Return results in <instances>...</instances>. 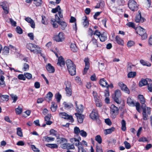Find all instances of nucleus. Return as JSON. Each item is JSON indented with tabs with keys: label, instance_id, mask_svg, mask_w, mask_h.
Instances as JSON below:
<instances>
[{
	"label": "nucleus",
	"instance_id": "nucleus-21",
	"mask_svg": "<svg viewBox=\"0 0 152 152\" xmlns=\"http://www.w3.org/2000/svg\"><path fill=\"white\" fill-rule=\"evenodd\" d=\"M83 143H76V145L78 148V152H86L83 148Z\"/></svg>",
	"mask_w": 152,
	"mask_h": 152
},
{
	"label": "nucleus",
	"instance_id": "nucleus-39",
	"mask_svg": "<svg viewBox=\"0 0 152 152\" xmlns=\"http://www.w3.org/2000/svg\"><path fill=\"white\" fill-rule=\"evenodd\" d=\"M4 77L3 76L1 75L0 78V85L3 87L5 86V82L4 81Z\"/></svg>",
	"mask_w": 152,
	"mask_h": 152
},
{
	"label": "nucleus",
	"instance_id": "nucleus-15",
	"mask_svg": "<svg viewBox=\"0 0 152 152\" xmlns=\"http://www.w3.org/2000/svg\"><path fill=\"white\" fill-rule=\"evenodd\" d=\"M90 118L93 120H98V115L97 111L93 110L90 115Z\"/></svg>",
	"mask_w": 152,
	"mask_h": 152
},
{
	"label": "nucleus",
	"instance_id": "nucleus-14",
	"mask_svg": "<svg viewBox=\"0 0 152 152\" xmlns=\"http://www.w3.org/2000/svg\"><path fill=\"white\" fill-rule=\"evenodd\" d=\"M61 146L64 149H74L75 148L74 145L70 143H64L61 144Z\"/></svg>",
	"mask_w": 152,
	"mask_h": 152
},
{
	"label": "nucleus",
	"instance_id": "nucleus-42",
	"mask_svg": "<svg viewBox=\"0 0 152 152\" xmlns=\"http://www.w3.org/2000/svg\"><path fill=\"white\" fill-rule=\"evenodd\" d=\"M100 143H97L96 145L97 152H103Z\"/></svg>",
	"mask_w": 152,
	"mask_h": 152
},
{
	"label": "nucleus",
	"instance_id": "nucleus-64",
	"mask_svg": "<svg viewBox=\"0 0 152 152\" xmlns=\"http://www.w3.org/2000/svg\"><path fill=\"white\" fill-rule=\"evenodd\" d=\"M17 33L21 34L23 33L22 29L20 27H17L16 28Z\"/></svg>",
	"mask_w": 152,
	"mask_h": 152
},
{
	"label": "nucleus",
	"instance_id": "nucleus-62",
	"mask_svg": "<svg viewBox=\"0 0 152 152\" xmlns=\"http://www.w3.org/2000/svg\"><path fill=\"white\" fill-rule=\"evenodd\" d=\"M24 76V75L23 74H20L18 76V78L20 80H25L26 78Z\"/></svg>",
	"mask_w": 152,
	"mask_h": 152
},
{
	"label": "nucleus",
	"instance_id": "nucleus-24",
	"mask_svg": "<svg viewBox=\"0 0 152 152\" xmlns=\"http://www.w3.org/2000/svg\"><path fill=\"white\" fill-rule=\"evenodd\" d=\"M57 64L61 66H62L65 65L64 59L62 56H60L58 58Z\"/></svg>",
	"mask_w": 152,
	"mask_h": 152
},
{
	"label": "nucleus",
	"instance_id": "nucleus-25",
	"mask_svg": "<svg viewBox=\"0 0 152 152\" xmlns=\"http://www.w3.org/2000/svg\"><path fill=\"white\" fill-rule=\"evenodd\" d=\"M58 23L61 26V28L62 30H64L67 26L66 23L64 21H58Z\"/></svg>",
	"mask_w": 152,
	"mask_h": 152
},
{
	"label": "nucleus",
	"instance_id": "nucleus-18",
	"mask_svg": "<svg viewBox=\"0 0 152 152\" xmlns=\"http://www.w3.org/2000/svg\"><path fill=\"white\" fill-rule=\"evenodd\" d=\"M142 108L143 110L142 114H146V111L149 115L151 114V108L149 107H146L145 104L142 105Z\"/></svg>",
	"mask_w": 152,
	"mask_h": 152
},
{
	"label": "nucleus",
	"instance_id": "nucleus-33",
	"mask_svg": "<svg viewBox=\"0 0 152 152\" xmlns=\"http://www.w3.org/2000/svg\"><path fill=\"white\" fill-rule=\"evenodd\" d=\"M52 104L50 107V109L53 112H55L57 108V104L54 102H52L51 103Z\"/></svg>",
	"mask_w": 152,
	"mask_h": 152
},
{
	"label": "nucleus",
	"instance_id": "nucleus-46",
	"mask_svg": "<svg viewBox=\"0 0 152 152\" xmlns=\"http://www.w3.org/2000/svg\"><path fill=\"white\" fill-rule=\"evenodd\" d=\"M17 133L18 135L20 137H22L23 135L21 129L20 127H18L17 128Z\"/></svg>",
	"mask_w": 152,
	"mask_h": 152
},
{
	"label": "nucleus",
	"instance_id": "nucleus-40",
	"mask_svg": "<svg viewBox=\"0 0 152 152\" xmlns=\"http://www.w3.org/2000/svg\"><path fill=\"white\" fill-rule=\"evenodd\" d=\"M9 48L7 46L4 47L3 49V54L4 55H7L9 53Z\"/></svg>",
	"mask_w": 152,
	"mask_h": 152
},
{
	"label": "nucleus",
	"instance_id": "nucleus-60",
	"mask_svg": "<svg viewBox=\"0 0 152 152\" xmlns=\"http://www.w3.org/2000/svg\"><path fill=\"white\" fill-rule=\"evenodd\" d=\"M135 44L134 42L132 41H129L127 43V46L128 47H131L133 46Z\"/></svg>",
	"mask_w": 152,
	"mask_h": 152
},
{
	"label": "nucleus",
	"instance_id": "nucleus-47",
	"mask_svg": "<svg viewBox=\"0 0 152 152\" xmlns=\"http://www.w3.org/2000/svg\"><path fill=\"white\" fill-rule=\"evenodd\" d=\"M136 75V72H130L128 74V77L129 78H132L134 77Z\"/></svg>",
	"mask_w": 152,
	"mask_h": 152
},
{
	"label": "nucleus",
	"instance_id": "nucleus-51",
	"mask_svg": "<svg viewBox=\"0 0 152 152\" xmlns=\"http://www.w3.org/2000/svg\"><path fill=\"white\" fill-rule=\"evenodd\" d=\"M81 140V138L80 137H78L77 139L76 138H72L70 139V141L71 142H79Z\"/></svg>",
	"mask_w": 152,
	"mask_h": 152
},
{
	"label": "nucleus",
	"instance_id": "nucleus-7",
	"mask_svg": "<svg viewBox=\"0 0 152 152\" xmlns=\"http://www.w3.org/2000/svg\"><path fill=\"white\" fill-rule=\"evenodd\" d=\"M110 108L111 117L114 118L118 114V108L113 104L111 105Z\"/></svg>",
	"mask_w": 152,
	"mask_h": 152
},
{
	"label": "nucleus",
	"instance_id": "nucleus-35",
	"mask_svg": "<svg viewBox=\"0 0 152 152\" xmlns=\"http://www.w3.org/2000/svg\"><path fill=\"white\" fill-rule=\"evenodd\" d=\"M63 104L64 105L65 108L67 109H69L73 107V105L72 103H67L65 102H64Z\"/></svg>",
	"mask_w": 152,
	"mask_h": 152
},
{
	"label": "nucleus",
	"instance_id": "nucleus-16",
	"mask_svg": "<svg viewBox=\"0 0 152 152\" xmlns=\"http://www.w3.org/2000/svg\"><path fill=\"white\" fill-rule=\"evenodd\" d=\"M139 14L137 15L135 17V21L137 23H142L144 21L145 19L141 17L140 14V11H138Z\"/></svg>",
	"mask_w": 152,
	"mask_h": 152
},
{
	"label": "nucleus",
	"instance_id": "nucleus-44",
	"mask_svg": "<svg viewBox=\"0 0 152 152\" xmlns=\"http://www.w3.org/2000/svg\"><path fill=\"white\" fill-rule=\"evenodd\" d=\"M115 129L113 127H112L111 128L105 129L104 130V131L105 132V134L106 135L112 133V132L113 131H114V130Z\"/></svg>",
	"mask_w": 152,
	"mask_h": 152
},
{
	"label": "nucleus",
	"instance_id": "nucleus-5",
	"mask_svg": "<svg viewBox=\"0 0 152 152\" xmlns=\"http://www.w3.org/2000/svg\"><path fill=\"white\" fill-rule=\"evenodd\" d=\"M64 85L66 86L65 90L66 96H71L72 93L71 83L67 81L64 82Z\"/></svg>",
	"mask_w": 152,
	"mask_h": 152
},
{
	"label": "nucleus",
	"instance_id": "nucleus-34",
	"mask_svg": "<svg viewBox=\"0 0 152 152\" xmlns=\"http://www.w3.org/2000/svg\"><path fill=\"white\" fill-rule=\"evenodd\" d=\"M99 38L100 41L102 42H104L107 39V37L104 33L102 34Z\"/></svg>",
	"mask_w": 152,
	"mask_h": 152
},
{
	"label": "nucleus",
	"instance_id": "nucleus-17",
	"mask_svg": "<svg viewBox=\"0 0 152 152\" xmlns=\"http://www.w3.org/2000/svg\"><path fill=\"white\" fill-rule=\"evenodd\" d=\"M84 62L85 64V66L83 72V74L84 75L86 73L88 69L89 68L90 64L89 59L88 58H86L84 60Z\"/></svg>",
	"mask_w": 152,
	"mask_h": 152
},
{
	"label": "nucleus",
	"instance_id": "nucleus-22",
	"mask_svg": "<svg viewBox=\"0 0 152 152\" xmlns=\"http://www.w3.org/2000/svg\"><path fill=\"white\" fill-rule=\"evenodd\" d=\"M25 20L28 23H30L31 26L32 28H35V23L34 21L29 17H27L25 18Z\"/></svg>",
	"mask_w": 152,
	"mask_h": 152
},
{
	"label": "nucleus",
	"instance_id": "nucleus-54",
	"mask_svg": "<svg viewBox=\"0 0 152 152\" xmlns=\"http://www.w3.org/2000/svg\"><path fill=\"white\" fill-rule=\"evenodd\" d=\"M48 147L52 148H56L58 147V145L56 144H48L46 145Z\"/></svg>",
	"mask_w": 152,
	"mask_h": 152
},
{
	"label": "nucleus",
	"instance_id": "nucleus-11",
	"mask_svg": "<svg viewBox=\"0 0 152 152\" xmlns=\"http://www.w3.org/2000/svg\"><path fill=\"white\" fill-rule=\"evenodd\" d=\"M1 6L4 10V13L6 14H8L9 13V6L6 1H4L1 3Z\"/></svg>",
	"mask_w": 152,
	"mask_h": 152
},
{
	"label": "nucleus",
	"instance_id": "nucleus-29",
	"mask_svg": "<svg viewBox=\"0 0 152 152\" xmlns=\"http://www.w3.org/2000/svg\"><path fill=\"white\" fill-rule=\"evenodd\" d=\"M148 84L147 80L144 79H142L139 83V86L140 87H142Z\"/></svg>",
	"mask_w": 152,
	"mask_h": 152
},
{
	"label": "nucleus",
	"instance_id": "nucleus-4",
	"mask_svg": "<svg viewBox=\"0 0 152 152\" xmlns=\"http://www.w3.org/2000/svg\"><path fill=\"white\" fill-rule=\"evenodd\" d=\"M50 135L55 136L56 137L57 139L58 140L57 141L58 142H67V140L66 139L60 137L59 134H58L57 132L53 129H50Z\"/></svg>",
	"mask_w": 152,
	"mask_h": 152
},
{
	"label": "nucleus",
	"instance_id": "nucleus-26",
	"mask_svg": "<svg viewBox=\"0 0 152 152\" xmlns=\"http://www.w3.org/2000/svg\"><path fill=\"white\" fill-rule=\"evenodd\" d=\"M51 117V115L48 114L45 118V121H46V124L48 125H50L52 124V121H50Z\"/></svg>",
	"mask_w": 152,
	"mask_h": 152
},
{
	"label": "nucleus",
	"instance_id": "nucleus-57",
	"mask_svg": "<svg viewBox=\"0 0 152 152\" xmlns=\"http://www.w3.org/2000/svg\"><path fill=\"white\" fill-rule=\"evenodd\" d=\"M10 96L12 99L13 100V102L15 103L18 99V97L17 96L15 95L12 94L10 95Z\"/></svg>",
	"mask_w": 152,
	"mask_h": 152
},
{
	"label": "nucleus",
	"instance_id": "nucleus-8",
	"mask_svg": "<svg viewBox=\"0 0 152 152\" xmlns=\"http://www.w3.org/2000/svg\"><path fill=\"white\" fill-rule=\"evenodd\" d=\"M137 33L141 36L142 39H145L147 37V35L145 30L141 27L139 28L137 31Z\"/></svg>",
	"mask_w": 152,
	"mask_h": 152
},
{
	"label": "nucleus",
	"instance_id": "nucleus-13",
	"mask_svg": "<svg viewBox=\"0 0 152 152\" xmlns=\"http://www.w3.org/2000/svg\"><path fill=\"white\" fill-rule=\"evenodd\" d=\"M118 85L120 87L121 90L125 91L126 93L129 94L130 91L129 89L122 82H120L118 83Z\"/></svg>",
	"mask_w": 152,
	"mask_h": 152
},
{
	"label": "nucleus",
	"instance_id": "nucleus-37",
	"mask_svg": "<svg viewBox=\"0 0 152 152\" xmlns=\"http://www.w3.org/2000/svg\"><path fill=\"white\" fill-rule=\"evenodd\" d=\"M70 48L71 50L74 52H76L78 50V48L75 43H72L71 44Z\"/></svg>",
	"mask_w": 152,
	"mask_h": 152
},
{
	"label": "nucleus",
	"instance_id": "nucleus-50",
	"mask_svg": "<svg viewBox=\"0 0 152 152\" xmlns=\"http://www.w3.org/2000/svg\"><path fill=\"white\" fill-rule=\"evenodd\" d=\"M42 3V1L41 0H34V4L36 5L37 6H40Z\"/></svg>",
	"mask_w": 152,
	"mask_h": 152
},
{
	"label": "nucleus",
	"instance_id": "nucleus-6",
	"mask_svg": "<svg viewBox=\"0 0 152 152\" xmlns=\"http://www.w3.org/2000/svg\"><path fill=\"white\" fill-rule=\"evenodd\" d=\"M128 4L129 8L132 11L137 10L138 9V5L134 0H129Z\"/></svg>",
	"mask_w": 152,
	"mask_h": 152
},
{
	"label": "nucleus",
	"instance_id": "nucleus-9",
	"mask_svg": "<svg viewBox=\"0 0 152 152\" xmlns=\"http://www.w3.org/2000/svg\"><path fill=\"white\" fill-rule=\"evenodd\" d=\"M53 39L57 42H62L64 39V33L62 32H59L58 35L54 36Z\"/></svg>",
	"mask_w": 152,
	"mask_h": 152
},
{
	"label": "nucleus",
	"instance_id": "nucleus-30",
	"mask_svg": "<svg viewBox=\"0 0 152 152\" xmlns=\"http://www.w3.org/2000/svg\"><path fill=\"white\" fill-rule=\"evenodd\" d=\"M151 140V138L150 137L147 138L145 137H143L140 138L139 139L138 141L140 142H150Z\"/></svg>",
	"mask_w": 152,
	"mask_h": 152
},
{
	"label": "nucleus",
	"instance_id": "nucleus-1",
	"mask_svg": "<svg viewBox=\"0 0 152 152\" xmlns=\"http://www.w3.org/2000/svg\"><path fill=\"white\" fill-rule=\"evenodd\" d=\"M26 48L29 49L31 52L35 54H38L41 53L40 48L37 45L32 43H28L26 45Z\"/></svg>",
	"mask_w": 152,
	"mask_h": 152
},
{
	"label": "nucleus",
	"instance_id": "nucleus-41",
	"mask_svg": "<svg viewBox=\"0 0 152 152\" xmlns=\"http://www.w3.org/2000/svg\"><path fill=\"white\" fill-rule=\"evenodd\" d=\"M140 62L143 66H150L151 65V64L150 63L142 59L140 60Z\"/></svg>",
	"mask_w": 152,
	"mask_h": 152
},
{
	"label": "nucleus",
	"instance_id": "nucleus-3",
	"mask_svg": "<svg viewBox=\"0 0 152 152\" xmlns=\"http://www.w3.org/2000/svg\"><path fill=\"white\" fill-rule=\"evenodd\" d=\"M127 103L130 106H135L137 110L140 113L141 112L140 109V105L139 102H137L135 103L133 100L130 97H128L127 99Z\"/></svg>",
	"mask_w": 152,
	"mask_h": 152
},
{
	"label": "nucleus",
	"instance_id": "nucleus-31",
	"mask_svg": "<svg viewBox=\"0 0 152 152\" xmlns=\"http://www.w3.org/2000/svg\"><path fill=\"white\" fill-rule=\"evenodd\" d=\"M138 97L140 103L142 104V105L143 104H145V99L142 95H139L138 96Z\"/></svg>",
	"mask_w": 152,
	"mask_h": 152
},
{
	"label": "nucleus",
	"instance_id": "nucleus-52",
	"mask_svg": "<svg viewBox=\"0 0 152 152\" xmlns=\"http://www.w3.org/2000/svg\"><path fill=\"white\" fill-rule=\"evenodd\" d=\"M99 66V69L101 71L104 69L105 68L104 66V63L100 62H98Z\"/></svg>",
	"mask_w": 152,
	"mask_h": 152
},
{
	"label": "nucleus",
	"instance_id": "nucleus-27",
	"mask_svg": "<svg viewBox=\"0 0 152 152\" xmlns=\"http://www.w3.org/2000/svg\"><path fill=\"white\" fill-rule=\"evenodd\" d=\"M100 85L102 87H106L107 85V83L104 78L101 79L99 82Z\"/></svg>",
	"mask_w": 152,
	"mask_h": 152
},
{
	"label": "nucleus",
	"instance_id": "nucleus-28",
	"mask_svg": "<svg viewBox=\"0 0 152 152\" xmlns=\"http://www.w3.org/2000/svg\"><path fill=\"white\" fill-rule=\"evenodd\" d=\"M53 96L52 93L50 92H49L46 95L45 97V99L48 102H49L52 99Z\"/></svg>",
	"mask_w": 152,
	"mask_h": 152
},
{
	"label": "nucleus",
	"instance_id": "nucleus-48",
	"mask_svg": "<svg viewBox=\"0 0 152 152\" xmlns=\"http://www.w3.org/2000/svg\"><path fill=\"white\" fill-rule=\"evenodd\" d=\"M22 111V108H20L19 106L15 109V112L17 114L20 115L21 114Z\"/></svg>",
	"mask_w": 152,
	"mask_h": 152
},
{
	"label": "nucleus",
	"instance_id": "nucleus-45",
	"mask_svg": "<svg viewBox=\"0 0 152 152\" xmlns=\"http://www.w3.org/2000/svg\"><path fill=\"white\" fill-rule=\"evenodd\" d=\"M83 19L84 21L83 22V24L84 26L85 27H87L89 25V22L87 18V17L85 16L84 18Z\"/></svg>",
	"mask_w": 152,
	"mask_h": 152
},
{
	"label": "nucleus",
	"instance_id": "nucleus-53",
	"mask_svg": "<svg viewBox=\"0 0 152 152\" xmlns=\"http://www.w3.org/2000/svg\"><path fill=\"white\" fill-rule=\"evenodd\" d=\"M24 75L25 76V78H26L28 79H30L32 77V75L29 73H24Z\"/></svg>",
	"mask_w": 152,
	"mask_h": 152
},
{
	"label": "nucleus",
	"instance_id": "nucleus-10",
	"mask_svg": "<svg viewBox=\"0 0 152 152\" xmlns=\"http://www.w3.org/2000/svg\"><path fill=\"white\" fill-rule=\"evenodd\" d=\"M59 115L60 117L64 118L65 119H67L69 120L72 122L74 121V120L72 116L69 115L65 112L60 113Z\"/></svg>",
	"mask_w": 152,
	"mask_h": 152
},
{
	"label": "nucleus",
	"instance_id": "nucleus-49",
	"mask_svg": "<svg viewBox=\"0 0 152 152\" xmlns=\"http://www.w3.org/2000/svg\"><path fill=\"white\" fill-rule=\"evenodd\" d=\"M56 21L55 20V19H52L51 20V24L53 25L54 28H56L58 27V25L57 24Z\"/></svg>",
	"mask_w": 152,
	"mask_h": 152
},
{
	"label": "nucleus",
	"instance_id": "nucleus-2",
	"mask_svg": "<svg viewBox=\"0 0 152 152\" xmlns=\"http://www.w3.org/2000/svg\"><path fill=\"white\" fill-rule=\"evenodd\" d=\"M66 64L70 74L71 75H75L76 73L75 66L73 62L70 60L68 59L66 61Z\"/></svg>",
	"mask_w": 152,
	"mask_h": 152
},
{
	"label": "nucleus",
	"instance_id": "nucleus-12",
	"mask_svg": "<svg viewBox=\"0 0 152 152\" xmlns=\"http://www.w3.org/2000/svg\"><path fill=\"white\" fill-rule=\"evenodd\" d=\"M62 10H61V8L59 5H58L56 8L52 9L51 12L55 13L57 12H58V15L60 18H63V16L62 13Z\"/></svg>",
	"mask_w": 152,
	"mask_h": 152
},
{
	"label": "nucleus",
	"instance_id": "nucleus-56",
	"mask_svg": "<svg viewBox=\"0 0 152 152\" xmlns=\"http://www.w3.org/2000/svg\"><path fill=\"white\" fill-rule=\"evenodd\" d=\"M74 131L75 133L76 134L77 136L78 135L80 132L79 128L77 127H75Z\"/></svg>",
	"mask_w": 152,
	"mask_h": 152
},
{
	"label": "nucleus",
	"instance_id": "nucleus-19",
	"mask_svg": "<svg viewBox=\"0 0 152 152\" xmlns=\"http://www.w3.org/2000/svg\"><path fill=\"white\" fill-rule=\"evenodd\" d=\"M97 39H96L94 37H93L92 40H91V43L95 46V47H101L102 46V45L98 44L97 41Z\"/></svg>",
	"mask_w": 152,
	"mask_h": 152
},
{
	"label": "nucleus",
	"instance_id": "nucleus-38",
	"mask_svg": "<svg viewBox=\"0 0 152 152\" xmlns=\"http://www.w3.org/2000/svg\"><path fill=\"white\" fill-rule=\"evenodd\" d=\"M121 129L122 131H125L126 129V122L124 120H122L121 122Z\"/></svg>",
	"mask_w": 152,
	"mask_h": 152
},
{
	"label": "nucleus",
	"instance_id": "nucleus-32",
	"mask_svg": "<svg viewBox=\"0 0 152 152\" xmlns=\"http://www.w3.org/2000/svg\"><path fill=\"white\" fill-rule=\"evenodd\" d=\"M115 40L117 42L119 45H123L124 43L123 40L118 36H117L115 37Z\"/></svg>",
	"mask_w": 152,
	"mask_h": 152
},
{
	"label": "nucleus",
	"instance_id": "nucleus-43",
	"mask_svg": "<svg viewBox=\"0 0 152 152\" xmlns=\"http://www.w3.org/2000/svg\"><path fill=\"white\" fill-rule=\"evenodd\" d=\"M76 110L78 113H82L83 111V105L81 104L78 106L76 107Z\"/></svg>",
	"mask_w": 152,
	"mask_h": 152
},
{
	"label": "nucleus",
	"instance_id": "nucleus-63",
	"mask_svg": "<svg viewBox=\"0 0 152 152\" xmlns=\"http://www.w3.org/2000/svg\"><path fill=\"white\" fill-rule=\"evenodd\" d=\"M126 25L130 27H132L134 28H135L134 23L132 22L128 23Z\"/></svg>",
	"mask_w": 152,
	"mask_h": 152
},
{
	"label": "nucleus",
	"instance_id": "nucleus-58",
	"mask_svg": "<svg viewBox=\"0 0 152 152\" xmlns=\"http://www.w3.org/2000/svg\"><path fill=\"white\" fill-rule=\"evenodd\" d=\"M29 66L26 63H25L24 64V66L23 68V70L24 71H26L29 69Z\"/></svg>",
	"mask_w": 152,
	"mask_h": 152
},
{
	"label": "nucleus",
	"instance_id": "nucleus-55",
	"mask_svg": "<svg viewBox=\"0 0 152 152\" xmlns=\"http://www.w3.org/2000/svg\"><path fill=\"white\" fill-rule=\"evenodd\" d=\"M55 96L57 101L58 102H59L61 97V95L59 93H58L55 94Z\"/></svg>",
	"mask_w": 152,
	"mask_h": 152
},
{
	"label": "nucleus",
	"instance_id": "nucleus-61",
	"mask_svg": "<svg viewBox=\"0 0 152 152\" xmlns=\"http://www.w3.org/2000/svg\"><path fill=\"white\" fill-rule=\"evenodd\" d=\"M115 96L120 97L121 96L120 91L119 90H117L115 91Z\"/></svg>",
	"mask_w": 152,
	"mask_h": 152
},
{
	"label": "nucleus",
	"instance_id": "nucleus-23",
	"mask_svg": "<svg viewBox=\"0 0 152 152\" xmlns=\"http://www.w3.org/2000/svg\"><path fill=\"white\" fill-rule=\"evenodd\" d=\"M46 68L48 72L50 73H53L55 71V69L50 64H48L47 66H46Z\"/></svg>",
	"mask_w": 152,
	"mask_h": 152
},
{
	"label": "nucleus",
	"instance_id": "nucleus-20",
	"mask_svg": "<svg viewBox=\"0 0 152 152\" xmlns=\"http://www.w3.org/2000/svg\"><path fill=\"white\" fill-rule=\"evenodd\" d=\"M75 114L77 118L78 122L80 123H82L84 118V116L81 114L78 113H75Z\"/></svg>",
	"mask_w": 152,
	"mask_h": 152
},
{
	"label": "nucleus",
	"instance_id": "nucleus-59",
	"mask_svg": "<svg viewBox=\"0 0 152 152\" xmlns=\"http://www.w3.org/2000/svg\"><path fill=\"white\" fill-rule=\"evenodd\" d=\"M95 139L98 142H102V139L101 136L99 135H97L95 137Z\"/></svg>",
	"mask_w": 152,
	"mask_h": 152
},
{
	"label": "nucleus",
	"instance_id": "nucleus-36",
	"mask_svg": "<svg viewBox=\"0 0 152 152\" xmlns=\"http://www.w3.org/2000/svg\"><path fill=\"white\" fill-rule=\"evenodd\" d=\"M44 139L45 141L47 142H52L54 140L55 138L51 137H48L47 136L44 137Z\"/></svg>",
	"mask_w": 152,
	"mask_h": 152
}]
</instances>
